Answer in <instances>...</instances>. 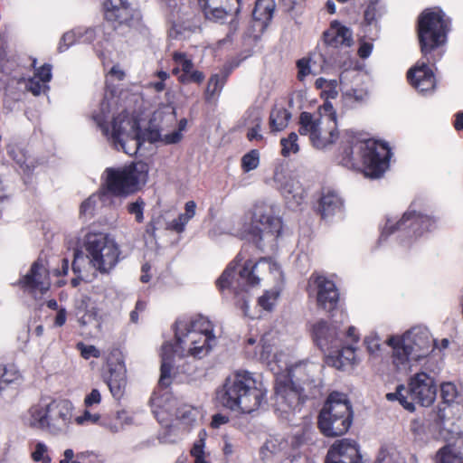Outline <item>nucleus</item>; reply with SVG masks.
Returning a JSON list of instances; mask_svg holds the SVG:
<instances>
[{"label":"nucleus","mask_w":463,"mask_h":463,"mask_svg":"<svg viewBox=\"0 0 463 463\" xmlns=\"http://www.w3.org/2000/svg\"><path fill=\"white\" fill-rule=\"evenodd\" d=\"M436 394L437 386L434 379L421 372L410 379L407 388L403 384H399L394 392H388L385 397L389 402L398 401L406 411L413 412L414 402L428 407L435 401Z\"/></svg>","instance_id":"obj_10"},{"label":"nucleus","mask_w":463,"mask_h":463,"mask_svg":"<svg viewBox=\"0 0 463 463\" xmlns=\"http://www.w3.org/2000/svg\"><path fill=\"white\" fill-rule=\"evenodd\" d=\"M196 203L194 201H188L184 204V214L191 220L195 215Z\"/></svg>","instance_id":"obj_58"},{"label":"nucleus","mask_w":463,"mask_h":463,"mask_svg":"<svg viewBox=\"0 0 463 463\" xmlns=\"http://www.w3.org/2000/svg\"><path fill=\"white\" fill-rule=\"evenodd\" d=\"M356 348L353 345L343 346L337 354V360L342 366L356 363Z\"/></svg>","instance_id":"obj_40"},{"label":"nucleus","mask_w":463,"mask_h":463,"mask_svg":"<svg viewBox=\"0 0 463 463\" xmlns=\"http://www.w3.org/2000/svg\"><path fill=\"white\" fill-rule=\"evenodd\" d=\"M76 42V34L73 32H67L65 33L59 43L58 46V52H65L70 46L73 45Z\"/></svg>","instance_id":"obj_50"},{"label":"nucleus","mask_w":463,"mask_h":463,"mask_svg":"<svg viewBox=\"0 0 463 463\" xmlns=\"http://www.w3.org/2000/svg\"><path fill=\"white\" fill-rule=\"evenodd\" d=\"M364 344L366 345V348L370 353H373L380 349V344L378 340L373 337H366L364 339Z\"/></svg>","instance_id":"obj_59"},{"label":"nucleus","mask_w":463,"mask_h":463,"mask_svg":"<svg viewBox=\"0 0 463 463\" xmlns=\"http://www.w3.org/2000/svg\"><path fill=\"white\" fill-rule=\"evenodd\" d=\"M66 318H67L66 310L64 308L58 310L56 317L54 318V325L56 326H62L66 322Z\"/></svg>","instance_id":"obj_62"},{"label":"nucleus","mask_w":463,"mask_h":463,"mask_svg":"<svg viewBox=\"0 0 463 463\" xmlns=\"http://www.w3.org/2000/svg\"><path fill=\"white\" fill-rule=\"evenodd\" d=\"M84 248L90 265L101 274H109L120 260V248L108 234L88 233Z\"/></svg>","instance_id":"obj_11"},{"label":"nucleus","mask_w":463,"mask_h":463,"mask_svg":"<svg viewBox=\"0 0 463 463\" xmlns=\"http://www.w3.org/2000/svg\"><path fill=\"white\" fill-rule=\"evenodd\" d=\"M323 42L326 47L338 49L353 44L352 31L337 20L330 23L329 28L323 33Z\"/></svg>","instance_id":"obj_20"},{"label":"nucleus","mask_w":463,"mask_h":463,"mask_svg":"<svg viewBox=\"0 0 463 463\" xmlns=\"http://www.w3.org/2000/svg\"><path fill=\"white\" fill-rule=\"evenodd\" d=\"M17 286L34 299L41 298L50 290V271L43 259L38 258L32 263L27 273L18 279Z\"/></svg>","instance_id":"obj_13"},{"label":"nucleus","mask_w":463,"mask_h":463,"mask_svg":"<svg viewBox=\"0 0 463 463\" xmlns=\"http://www.w3.org/2000/svg\"><path fill=\"white\" fill-rule=\"evenodd\" d=\"M372 50H373V45L371 43H364L363 44L360 45V47L358 49V55L361 58L365 59L371 54Z\"/></svg>","instance_id":"obj_60"},{"label":"nucleus","mask_w":463,"mask_h":463,"mask_svg":"<svg viewBox=\"0 0 463 463\" xmlns=\"http://www.w3.org/2000/svg\"><path fill=\"white\" fill-rule=\"evenodd\" d=\"M402 337H408L407 344L412 354V360L419 361L429 353L430 344L429 336L424 332H416L414 329L406 332Z\"/></svg>","instance_id":"obj_25"},{"label":"nucleus","mask_w":463,"mask_h":463,"mask_svg":"<svg viewBox=\"0 0 463 463\" xmlns=\"http://www.w3.org/2000/svg\"><path fill=\"white\" fill-rule=\"evenodd\" d=\"M335 336V329L326 320L321 319L312 326L313 340L320 349L332 347Z\"/></svg>","instance_id":"obj_29"},{"label":"nucleus","mask_w":463,"mask_h":463,"mask_svg":"<svg viewBox=\"0 0 463 463\" xmlns=\"http://www.w3.org/2000/svg\"><path fill=\"white\" fill-rule=\"evenodd\" d=\"M440 397L444 403L450 404L458 397V389L453 383L447 382L440 385Z\"/></svg>","instance_id":"obj_41"},{"label":"nucleus","mask_w":463,"mask_h":463,"mask_svg":"<svg viewBox=\"0 0 463 463\" xmlns=\"http://www.w3.org/2000/svg\"><path fill=\"white\" fill-rule=\"evenodd\" d=\"M260 165V152L251 149L241 157V166L244 173L256 169Z\"/></svg>","instance_id":"obj_37"},{"label":"nucleus","mask_w":463,"mask_h":463,"mask_svg":"<svg viewBox=\"0 0 463 463\" xmlns=\"http://www.w3.org/2000/svg\"><path fill=\"white\" fill-rule=\"evenodd\" d=\"M279 298V292L277 291H265L262 296L258 299V304L264 310L271 311Z\"/></svg>","instance_id":"obj_43"},{"label":"nucleus","mask_w":463,"mask_h":463,"mask_svg":"<svg viewBox=\"0 0 463 463\" xmlns=\"http://www.w3.org/2000/svg\"><path fill=\"white\" fill-rule=\"evenodd\" d=\"M344 210L343 199L334 191L323 192L317 201L316 211L322 220H328Z\"/></svg>","instance_id":"obj_22"},{"label":"nucleus","mask_w":463,"mask_h":463,"mask_svg":"<svg viewBox=\"0 0 463 463\" xmlns=\"http://www.w3.org/2000/svg\"><path fill=\"white\" fill-rule=\"evenodd\" d=\"M99 112L95 113L92 116L93 120L97 123V125L101 128L104 135L108 136L109 128L107 122L110 112V106L109 100L106 99H102L99 106Z\"/></svg>","instance_id":"obj_35"},{"label":"nucleus","mask_w":463,"mask_h":463,"mask_svg":"<svg viewBox=\"0 0 463 463\" xmlns=\"http://www.w3.org/2000/svg\"><path fill=\"white\" fill-rule=\"evenodd\" d=\"M322 91L326 95V99H335L338 95L335 80H332V85H329V87Z\"/></svg>","instance_id":"obj_61"},{"label":"nucleus","mask_w":463,"mask_h":463,"mask_svg":"<svg viewBox=\"0 0 463 463\" xmlns=\"http://www.w3.org/2000/svg\"><path fill=\"white\" fill-rule=\"evenodd\" d=\"M206 433L204 430H202L199 433V439L194 443L193 448L191 449V456L194 458V463H209L204 458V440H205Z\"/></svg>","instance_id":"obj_38"},{"label":"nucleus","mask_w":463,"mask_h":463,"mask_svg":"<svg viewBox=\"0 0 463 463\" xmlns=\"http://www.w3.org/2000/svg\"><path fill=\"white\" fill-rule=\"evenodd\" d=\"M291 118V113L285 108H274L271 109L269 124L271 131L278 132L284 130Z\"/></svg>","instance_id":"obj_33"},{"label":"nucleus","mask_w":463,"mask_h":463,"mask_svg":"<svg viewBox=\"0 0 463 463\" xmlns=\"http://www.w3.org/2000/svg\"><path fill=\"white\" fill-rule=\"evenodd\" d=\"M354 412L345 393L333 392L326 398L317 417V427L326 437L345 434L353 423Z\"/></svg>","instance_id":"obj_7"},{"label":"nucleus","mask_w":463,"mask_h":463,"mask_svg":"<svg viewBox=\"0 0 463 463\" xmlns=\"http://www.w3.org/2000/svg\"><path fill=\"white\" fill-rule=\"evenodd\" d=\"M413 206L414 204L411 203L398 222H392L391 220H387L382 236L387 237L395 232H404L409 237L419 238L427 232L435 231L438 227V219L433 215L415 210Z\"/></svg>","instance_id":"obj_12"},{"label":"nucleus","mask_w":463,"mask_h":463,"mask_svg":"<svg viewBox=\"0 0 463 463\" xmlns=\"http://www.w3.org/2000/svg\"><path fill=\"white\" fill-rule=\"evenodd\" d=\"M306 441L304 433L296 434L291 438L290 443L294 449H298L302 446Z\"/></svg>","instance_id":"obj_63"},{"label":"nucleus","mask_w":463,"mask_h":463,"mask_svg":"<svg viewBox=\"0 0 463 463\" xmlns=\"http://www.w3.org/2000/svg\"><path fill=\"white\" fill-rule=\"evenodd\" d=\"M77 349L80 352L81 357L88 360L91 357L99 358L101 355L100 351L92 345H85L82 342L77 344Z\"/></svg>","instance_id":"obj_46"},{"label":"nucleus","mask_w":463,"mask_h":463,"mask_svg":"<svg viewBox=\"0 0 463 463\" xmlns=\"http://www.w3.org/2000/svg\"><path fill=\"white\" fill-rule=\"evenodd\" d=\"M298 141V136L296 132H291L287 137H282L280 139L281 156L288 157L290 154H297L299 151Z\"/></svg>","instance_id":"obj_36"},{"label":"nucleus","mask_w":463,"mask_h":463,"mask_svg":"<svg viewBox=\"0 0 463 463\" xmlns=\"http://www.w3.org/2000/svg\"><path fill=\"white\" fill-rule=\"evenodd\" d=\"M101 402V394L98 389H92L85 398L83 404L85 408H91L94 405H99Z\"/></svg>","instance_id":"obj_51"},{"label":"nucleus","mask_w":463,"mask_h":463,"mask_svg":"<svg viewBox=\"0 0 463 463\" xmlns=\"http://www.w3.org/2000/svg\"><path fill=\"white\" fill-rule=\"evenodd\" d=\"M339 138L337 121L323 122L316 134H313L310 143L317 149H325Z\"/></svg>","instance_id":"obj_24"},{"label":"nucleus","mask_w":463,"mask_h":463,"mask_svg":"<svg viewBox=\"0 0 463 463\" xmlns=\"http://www.w3.org/2000/svg\"><path fill=\"white\" fill-rule=\"evenodd\" d=\"M229 421V417L221 413L214 414L212 418L211 426L213 428H219Z\"/></svg>","instance_id":"obj_57"},{"label":"nucleus","mask_w":463,"mask_h":463,"mask_svg":"<svg viewBox=\"0 0 463 463\" xmlns=\"http://www.w3.org/2000/svg\"><path fill=\"white\" fill-rule=\"evenodd\" d=\"M74 406L67 399H52L33 404L28 410V425L33 429L60 433L71 422Z\"/></svg>","instance_id":"obj_6"},{"label":"nucleus","mask_w":463,"mask_h":463,"mask_svg":"<svg viewBox=\"0 0 463 463\" xmlns=\"http://www.w3.org/2000/svg\"><path fill=\"white\" fill-rule=\"evenodd\" d=\"M172 343L166 342L161 347V366L158 384L166 388L171 384V371L173 368L174 353L176 351Z\"/></svg>","instance_id":"obj_27"},{"label":"nucleus","mask_w":463,"mask_h":463,"mask_svg":"<svg viewBox=\"0 0 463 463\" xmlns=\"http://www.w3.org/2000/svg\"><path fill=\"white\" fill-rule=\"evenodd\" d=\"M101 186L103 195L126 197L139 190L140 183H145L148 175V165L144 162H133L121 167H109Z\"/></svg>","instance_id":"obj_9"},{"label":"nucleus","mask_w":463,"mask_h":463,"mask_svg":"<svg viewBox=\"0 0 463 463\" xmlns=\"http://www.w3.org/2000/svg\"><path fill=\"white\" fill-rule=\"evenodd\" d=\"M454 128L458 131L463 130V111H459L455 115Z\"/></svg>","instance_id":"obj_64"},{"label":"nucleus","mask_w":463,"mask_h":463,"mask_svg":"<svg viewBox=\"0 0 463 463\" xmlns=\"http://www.w3.org/2000/svg\"><path fill=\"white\" fill-rule=\"evenodd\" d=\"M376 5H377V0H371L368 3V5L364 10V21L367 24H371L376 19V14H377Z\"/></svg>","instance_id":"obj_52"},{"label":"nucleus","mask_w":463,"mask_h":463,"mask_svg":"<svg viewBox=\"0 0 463 463\" xmlns=\"http://www.w3.org/2000/svg\"><path fill=\"white\" fill-rule=\"evenodd\" d=\"M230 74L231 70L224 69L221 73L211 75L203 93V99L206 103H215L218 100Z\"/></svg>","instance_id":"obj_26"},{"label":"nucleus","mask_w":463,"mask_h":463,"mask_svg":"<svg viewBox=\"0 0 463 463\" xmlns=\"http://www.w3.org/2000/svg\"><path fill=\"white\" fill-rule=\"evenodd\" d=\"M197 3L205 20L214 23H223L228 16L240 13L227 0H197Z\"/></svg>","instance_id":"obj_18"},{"label":"nucleus","mask_w":463,"mask_h":463,"mask_svg":"<svg viewBox=\"0 0 463 463\" xmlns=\"http://www.w3.org/2000/svg\"><path fill=\"white\" fill-rule=\"evenodd\" d=\"M174 331L176 346L194 357L205 356L215 342L213 325L202 316L176 321Z\"/></svg>","instance_id":"obj_5"},{"label":"nucleus","mask_w":463,"mask_h":463,"mask_svg":"<svg viewBox=\"0 0 463 463\" xmlns=\"http://www.w3.org/2000/svg\"><path fill=\"white\" fill-rule=\"evenodd\" d=\"M25 69L14 57L0 56V81L10 84L12 81L17 83L25 80Z\"/></svg>","instance_id":"obj_23"},{"label":"nucleus","mask_w":463,"mask_h":463,"mask_svg":"<svg viewBox=\"0 0 463 463\" xmlns=\"http://www.w3.org/2000/svg\"><path fill=\"white\" fill-rule=\"evenodd\" d=\"M275 7L274 0H257L252 17L256 22L261 24V27H266L273 17Z\"/></svg>","instance_id":"obj_30"},{"label":"nucleus","mask_w":463,"mask_h":463,"mask_svg":"<svg viewBox=\"0 0 463 463\" xmlns=\"http://www.w3.org/2000/svg\"><path fill=\"white\" fill-rule=\"evenodd\" d=\"M144 208L145 201L141 197H138L135 202L128 203L127 206L128 213L135 215V220L138 223L144 222Z\"/></svg>","instance_id":"obj_42"},{"label":"nucleus","mask_w":463,"mask_h":463,"mask_svg":"<svg viewBox=\"0 0 463 463\" xmlns=\"http://www.w3.org/2000/svg\"><path fill=\"white\" fill-rule=\"evenodd\" d=\"M392 152L387 144L345 130L340 138L335 162L347 169L361 171L371 178H379L389 168Z\"/></svg>","instance_id":"obj_3"},{"label":"nucleus","mask_w":463,"mask_h":463,"mask_svg":"<svg viewBox=\"0 0 463 463\" xmlns=\"http://www.w3.org/2000/svg\"><path fill=\"white\" fill-rule=\"evenodd\" d=\"M47 452V447L43 443H37L34 451L32 453V458L35 462L42 461L43 463H50L51 458L45 455Z\"/></svg>","instance_id":"obj_47"},{"label":"nucleus","mask_w":463,"mask_h":463,"mask_svg":"<svg viewBox=\"0 0 463 463\" xmlns=\"http://www.w3.org/2000/svg\"><path fill=\"white\" fill-rule=\"evenodd\" d=\"M108 373L103 375L112 396L120 399L126 387V367L124 356L119 348L114 347L109 350L106 357Z\"/></svg>","instance_id":"obj_14"},{"label":"nucleus","mask_w":463,"mask_h":463,"mask_svg":"<svg viewBox=\"0 0 463 463\" xmlns=\"http://www.w3.org/2000/svg\"><path fill=\"white\" fill-rule=\"evenodd\" d=\"M301 369V365L295 364L289 369V376L291 382L295 379L297 382L304 381L297 375L298 371ZM294 384V383H292ZM303 389L294 385L284 384L276 388V402L280 405L284 411H295L299 409L306 401V396L302 394Z\"/></svg>","instance_id":"obj_15"},{"label":"nucleus","mask_w":463,"mask_h":463,"mask_svg":"<svg viewBox=\"0 0 463 463\" xmlns=\"http://www.w3.org/2000/svg\"><path fill=\"white\" fill-rule=\"evenodd\" d=\"M408 337L392 336L388 339V345L392 347V363L396 367L406 364L412 360V354L407 344Z\"/></svg>","instance_id":"obj_28"},{"label":"nucleus","mask_w":463,"mask_h":463,"mask_svg":"<svg viewBox=\"0 0 463 463\" xmlns=\"http://www.w3.org/2000/svg\"><path fill=\"white\" fill-rule=\"evenodd\" d=\"M323 122L324 118L317 119L310 112L303 111L298 118V133L301 136H308L310 141L313 134H316Z\"/></svg>","instance_id":"obj_31"},{"label":"nucleus","mask_w":463,"mask_h":463,"mask_svg":"<svg viewBox=\"0 0 463 463\" xmlns=\"http://www.w3.org/2000/svg\"><path fill=\"white\" fill-rule=\"evenodd\" d=\"M325 463H363L362 456L355 443L348 439L336 440L326 457Z\"/></svg>","instance_id":"obj_17"},{"label":"nucleus","mask_w":463,"mask_h":463,"mask_svg":"<svg viewBox=\"0 0 463 463\" xmlns=\"http://www.w3.org/2000/svg\"><path fill=\"white\" fill-rule=\"evenodd\" d=\"M173 61L181 66L182 73L178 76V81L183 85L194 83L201 85L205 75L203 71L194 68L193 61L187 58L186 53L175 52L173 53Z\"/></svg>","instance_id":"obj_21"},{"label":"nucleus","mask_w":463,"mask_h":463,"mask_svg":"<svg viewBox=\"0 0 463 463\" xmlns=\"http://www.w3.org/2000/svg\"><path fill=\"white\" fill-rule=\"evenodd\" d=\"M41 82L42 81H40V80H36L35 77L30 78L26 83V90L33 93L34 96H39L42 93L43 88L49 89L47 86L42 85Z\"/></svg>","instance_id":"obj_53"},{"label":"nucleus","mask_w":463,"mask_h":463,"mask_svg":"<svg viewBox=\"0 0 463 463\" xmlns=\"http://www.w3.org/2000/svg\"><path fill=\"white\" fill-rule=\"evenodd\" d=\"M104 18L114 30L120 26L130 27L134 21V9L127 0H106L103 4Z\"/></svg>","instance_id":"obj_16"},{"label":"nucleus","mask_w":463,"mask_h":463,"mask_svg":"<svg viewBox=\"0 0 463 463\" xmlns=\"http://www.w3.org/2000/svg\"><path fill=\"white\" fill-rule=\"evenodd\" d=\"M21 377L14 364L0 365V396L9 384L17 382Z\"/></svg>","instance_id":"obj_34"},{"label":"nucleus","mask_w":463,"mask_h":463,"mask_svg":"<svg viewBox=\"0 0 463 463\" xmlns=\"http://www.w3.org/2000/svg\"><path fill=\"white\" fill-rule=\"evenodd\" d=\"M260 120L259 119L254 127L248 129L246 135L248 140H262L263 137L260 134Z\"/></svg>","instance_id":"obj_55"},{"label":"nucleus","mask_w":463,"mask_h":463,"mask_svg":"<svg viewBox=\"0 0 463 463\" xmlns=\"http://www.w3.org/2000/svg\"><path fill=\"white\" fill-rule=\"evenodd\" d=\"M298 68V80L302 81L304 79L310 74V59L302 58L297 61Z\"/></svg>","instance_id":"obj_48"},{"label":"nucleus","mask_w":463,"mask_h":463,"mask_svg":"<svg viewBox=\"0 0 463 463\" xmlns=\"http://www.w3.org/2000/svg\"><path fill=\"white\" fill-rule=\"evenodd\" d=\"M189 221L184 213H180L177 218L169 222L168 228L173 232L181 233L184 231Z\"/></svg>","instance_id":"obj_49"},{"label":"nucleus","mask_w":463,"mask_h":463,"mask_svg":"<svg viewBox=\"0 0 463 463\" xmlns=\"http://www.w3.org/2000/svg\"><path fill=\"white\" fill-rule=\"evenodd\" d=\"M31 60V68L34 70V77L40 80L43 83H47L51 81L52 78V66L49 63H44L43 65L36 68L37 60L36 58H30Z\"/></svg>","instance_id":"obj_39"},{"label":"nucleus","mask_w":463,"mask_h":463,"mask_svg":"<svg viewBox=\"0 0 463 463\" xmlns=\"http://www.w3.org/2000/svg\"><path fill=\"white\" fill-rule=\"evenodd\" d=\"M90 408H85L83 413L75 418V422L78 425H85V424H97L101 419L99 413H92L89 410Z\"/></svg>","instance_id":"obj_44"},{"label":"nucleus","mask_w":463,"mask_h":463,"mask_svg":"<svg viewBox=\"0 0 463 463\" xmlns=\"http://www.w3.org/2000/svg\"><path fill=\"white\" fill-rule=\"evenodd\" d=\"M316 284L317 287V306L327 312L336 309L339 302V292L335 282L324 276H319L316 279Z\"/></svg>","instance_id":"obj_19"},{"label":"nucleus","mask_w":463,"mask_h":463,"mask_svg":"<svg viewBox=\"0 0 463 463\" xmlns=\"http://www.w3.org/2000/svg\"><path fill=\"white\" fill-rule=\"evenodd\" d=\"M282 230L281 221L271 214L264 213L261 209L255 210L252 224L248 231L249 241L244 243L241 251L232 260L215 282L220 292L232 290L239 294L242 286L256 287L260 284L261 277L266 273L279 269L278 263L271 257H260L257 260L250 258V249L262 250V240L267 234L277 238Z\"/></svg>","instance_id":"obj_1"},{"label":"nucleus","mask_w":463,"mask_h":463,"mask_svg":"<svg viewBox=\"0 0 463 463\" xmlns=\"http://www.w3.org/2000/svg\"><path fill=\"white\" fill-rule=\"evenodd\" d=\"M433 463H463V453L453 444L442 446L434 455Z\"/></svg>","instance_id":"obj_32"},{"label":"nucleus","mask_w":463,"mask_h":463,"mask_svg":"<svg viewBox=\"0 0 463 463\" xmlns=\"http://www.w3.org/2000/svg\"><path fill=\"white\" fill-rule=\"evenodd\" d=\"M111 138L115 146L128 155H136L146 142L155 143L162 140L157 129H142L137 120L130 118L126 111L113 118L111 122Z\"/></svg>","instance_id":"obj_8"},{"label":"nucleus","mask_w":463,"mask_h":463,"mask_svg":"<svg viewBox=\"0 0 463 463\" xmlns=\"http://www.w3.org/2000/svg\"><path fill=\"white\" fill-rule=\"evenodd\" d=\"M319 111L321 114L326 116V118L324 119L325 122H328L329 120L336 121V114L331 102L325 101L319 108Z\"/></svg>","instance_id":"obj_54"},{"label":"nucleus","mask_w":463,"mask_h":463,"mask_svg":"<svg viewBox=\"0 0 463 463\" xmlns=\"http://www.w3.org/2000/svg\"><path fill=\"white\" fill-rule=\"evenodd\" d=\"M449 21L442 10L424 9L418 16L416 33L421 58L407 71V80L419 92L433 90L436 79L430 66L441 60Z\"/></svg>","instance_id":"obj_2"},{"label":"nucleus","mask_w":463,"mask_h":463,"mask_svg":"<svg viewBox=\"0 0 463 463\" xmlns=\"http://www.w3.org/2000/svg\"><path fill=\"white\" fill-rule=\"evenodd\" d=\"M182 138H183L182 133H180V131L175 130L172 133L165 135L162 137V141L167 145L177 144L182 140Z\"/></svg>","instance_id":"obj_56"},{"label":"nucleus","mask_w":463,"mask_h":463,"mask_svg":"<svg viewBox=\"0 0 463 463\" xmlns=\"http://www.w3.org/2000/svg\"><path fill=\"white\" fill-rule=\"evenodd\" d=\"M97 198L96 194H93L90 195L87 199H85L80 206V216H93V213L96 207Z\"/></svg>","instance_id":"obj_45"},{"label":"nucleus","mask_w":463,"mask_h":463,"mask_svg":"<svg viewBox=\"0 0 463 463\" xmlns=\"http://www.w3.org/2000/svg\"><path fill=\"white\" fill-rule=\"evenodd\" d=\"M266 397V390L247 371H236L217 389L218 404L233 411L250 413L257 411Z\"/></svg>","instance_id":"obj_4"}]
</instances>
